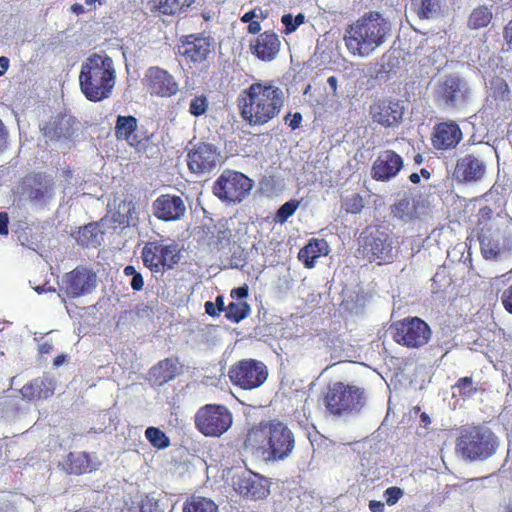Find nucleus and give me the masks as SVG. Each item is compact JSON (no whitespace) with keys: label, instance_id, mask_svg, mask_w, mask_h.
I'll return each mask as SVG.
<instances>
[{"label":"nucleus","instance_id":"4","mask_svg":"<svg viewBox=\"0 0 512 512\" xmlns=\"http://www.w3.org/2000/svg\"><path fill=\"white\" fill-rule=\"evenodd\" d=\"M484 259L498 258L512 246V219L494 215L491 207H481L473 229Z\"/></svg>","mask_w":512,"mask_h":512},{"label":"nucleus","instance_id":"38","mask_svg":"<svg viewBox=\"0 0 512 512\" xmlns=\"http://www.w3.org/2000/svg\"><path fill=\"white\" fill-rule=\"evenodd\" d=\"M251 308L247 302H230L225 309V317L233 322L239 323L250 314Z\"/></svg>","mask_w":512,"mask_h":512},{"label":"nucleus","instance_id":"26","mask_svg":"<svg viewBox=\"0 0 512 512\" xmlns=\"http://www.w3.org/2000/svg\"><path fill=\"white\" fill-rule=\"evenodd\" d=\"M280 48L281 41L279 36L272 30L260 33L250 45L252 54L264 62L274 60Z\"/></svg>","mask_w":512,"mask_h":512},{"label":"nucleus","instance_id":"17","mask_svg":"<svg viewBox=\"0 0 512 512\" xmlns=\"http://www.w3.org/2000/svg\"><path fill=\"white\" fill-rule=\"evenodd\" d=\"M144 85L151 96L170 98L179 92V84L167 70L152 66L144 76Z\"/></svg>","mask_w":512,"mask_h":512},{"label":"nucleus","instance_id":"15","mask_svg":"<svg viewBox=\"0 0 512 512\" xmlns=\"http://www.w3.org/2000/svg\"><path fill=\"white\" fill-rule=\"evenodd\" d=\"M403 102L392 97L375 99L369 106V116L373 123L384 128L397 127L403 120Z\"/></svg>","mask_w":512,"mask_h":512},{"label":"nucleus","instance_id":"24","mask_svg":"<svg viewBox=\"0 0 512 512\" xmlns=\"http://www.w3.org/2000/svg\"><path fill=\"white\" fill-rule=\"evenodd\" d=\"M468 88L463 81L456 76H446L438 85L436 90L437 101L443 102L446 106L455 107L457 102L466 99Z\"/></svg>","mask_w":512,"mask_h":512},{"label":"nucleus","instance_id":"49","mask_svg":"<svg viewBox=\"0 0 512 512\" xmlns=\"http://www.w3.org/2000/svg\"><path fill=\"white\" fill-rule=\"evenodd\" d=\"M281 22L285 26L284 34L286 35L293 33L298 28L291 14H284L281 18Z\"/></svg>","mask_w":512,"mask_h":512},{"label":"nucleus","instance_id":"13","mask_svg":"<svg viewBox=\"0 0 512 512\" xmlns=\"http://www.w3.org/2000/svg\"><path fill=\"white\" fill-rule=\"evenodd\" d=\"M228 376L233 385L243 390H252L264 384L268 377V369L261 361L243 359L230 368Z\"/></svg>","mask_w":512,"mask_h":512},{"label":"nucleus","instance_id":"35","mask_svg":"<svg viewBox=\"0 0 512 512\" xmlns=\"http://www.w3.org/2000/svg\"><path fill=\"white\" fill-rule=\"evenodd\" d=\"M137 119L134 116L119 115L115 125V136L118 140L129 141L130 137L137 130Z\"/></svg>","mask_w":512,"mask_h":512},{"label":"nucleus","instance_id":"12","mask_svg":"<svg viewBox=\"0 0 512 512\" xmlns=\"http://www.w3.org/2000/svg\"><path fill=\"white\" fill-rule=\"evenodd\" d=\"M253 183L241 172L224 170L213 184V193L223 202L239 203L246 198Z\"/></svg>","mask_w":512,"mask_h":512},{"label":"nucleus","instance_id":"8","mask_svg":"<svg viewBox=\"0 0 512 512\" xmlns=\"http://www.w3.org/2000/svg\"><path fill=\"white\" fill-rule=\"evenodd\" d=\"M456 447L467 459H487L495 452L497 442L492 431L473 426L461 432Z\"/></svg>","mask_w":512,"mask_h":512},{"label":"nucleus","instance_id":"5","mask_svg":"<svg viewBox=\"0 0 512 512\" xmlns=\"http://www.w3.org/2000/svg\"><path fill=\"white\" fill-rule=\"evenodd\" d=\"M115 77L112 58L93 53L81 66L79 74L81 92L91 102L102 101L111 95Z\"/></svg>","mask_w":512,"mask_h":512},{"label":"nucleus","instance_id":"39","mask_svg":"<svg viewBox=\"0 0 512 512\" xmlns=\"http://www.w3.org/2000/svg\"><path fill=\"white\" fill-rule=\"evenodd\" d=\"M145 437L152 447L159 450L165 449L170 445L169 437L158 427H148L145 430Z\"/></svg>","mask_w":512,"mask_h":512},{"label":"nucleus","instance_id":"11","mask_svg":"<svg viewBox=\"0 0 512 512\" xmlns=\"http://www.w3.org/2000/svg\"><path fill=\"white\" fill-rule=\"evenodd\" d=\"M391 330L397 344L412 349L425 346L432 335L430 326L416 316H408L394 322Z\"/></svg>","mask_w":512,"mask_h":512},{"label":"nucleus","instance_id":"42","mask_svg":"<svg viewBox=\"0 0 512 512\" xmlns=\"http://www.w3.org/2000/svg\"><path fill=\"white\" fill-rule=\"evenodd\" d=\"M341 208L347 214H358L364 208V199L359 193H354L343 199Z\"/></svg>","mask_w":512,"mask_h":512},{"label":"nucleus","instance_id":"40","mask_svg":"<svg viewBox=\"0 0 512 512\" xmlns=\"http://www.w3.org/2000/svg\"><path fill=\"white\" fill-rule=\"evenodd\" d=\"M491 96L496 101H509L510 88L505 79L496 76L490 81Z\"/></svg>","mask_w":512,"mask_h":512},{"label":"nucleus","instance_id":"28","mask_svg":"<svg viewBox=\"0 0 512 512\" xmlns=\"http://www.w3.org/2000/svg\"><path fill=\"white\" fill-rule=\"evenodd\" d=\"M181 366L178 358H165L155 364L149 371V381L153 385L162 386L173 380Z\"/></svg>","mask_w":512,"mask_h":512},{"label":"nucleus","instance_id":"19","mask_svg":"<svg viewBox=\"0 0 512 512\" xmlns=\"http://www.w3.org/2000/svg\"><path fill=\"white\" fill-rule=\"evenodd\" d=\"M403 158L394 150L381 151L371 167V177L376 181H389L403 168Z\"/></svg>","mask_w":512,"mask_h":512},{"label":"nucleus","instance_id":"45","mask_svg":"<svg viewBox=\"0 0 512 512\" xmlns=\"http://www.w3.org/2000/svg\"><path fill=\"white\" fill-rule=\"evenodd\" d=\"M123 273H124L125 276H131L132 277L130 285H131V288L134 291H141L143 289V287H144L143 276H142V274L140 272H138L135 269L134 266L127 265L126 267H124Z\"/></svg>","mask_w":512,"mask_h":512},{"label":"nucleus","instance_id":"7","mask_svg":"<svg viewBox=\"0 0 512 512\" xmlns=\"http://www.w3.org/2000/svg\"><path fill=\"white\" fill-rule=\"evenodd\" d=\"M365 389L356 385L335 381L328 383L320 395V401L328 415L343 417L360 412L365 405Z\"/></svg>","mask_w":512,"mask_h":512},{"label":"nucleus","instance_id":"14","mask_svg":"<svg viewBox=\"0 0 512 512\" xmlns=\"http://www.w3.org/2000/svg\"><path fill=\"white\" fill-rule=\"evenodd\" d=\"M222 160L220 149L207 142L195 144L187 154V165L190 172L199 175L212 172L222 163Z\"/></svg>","mask_w":512,"mask_h":512},{"label":"nucleus","instance_id":"21","mask_svg":"<svg viewBox=\"0 0 512 512\" xmlns=\"http://www.w3.org/2000/svg\"><path fill=\"white\" fill-rule=\"evenodd\" d=\"M485 173V161L475 154H466L459 158L454 169V177L460 183L478 182Z\"/></svg>","mask_w":512,"mask_h":512},{"label":"nucleus","instance_id":"64","mask_svg":"<svg viewBox=\"0 0 512 512\" xmlns=\"http://www.w3.org/2000/svg\"><path fill=\"white\" fill-rule=\"evenodd\" d=\"M409 180L413 183V184H418L420 183V175L418 173H412L410 176H409Z\"/></svg>","mask_w":512,"mask_h":512},{"label":"nucleus","instance_id":"32","mask_svg":"<svg viewBox=\"0 0 512 512\" xmlns=\"http://www.w3.org/2000/svg\"><path fill=\"white\" fill-rule=\"evenodd\" d=\"M113 220L122 227L135 226L137 223V217L134 202L128 199L120 201L113 214Z\"/></svg>","mask_w":512,"mask_h":512},{"label":"nucleus","instance_id":"60","mask_svg":"<svg viewBox=\"0 0 512 512\" xmlns=\"http://www.w3.org/2000/svg\"><path fill=\"white\" fill-rule=\"evenodd\" d=\"M9 68V59L0 57V76H2Z\"/></svg>","mask_w":512,"mask_h":512},{"label":"nucleus","instance_id":"33","mask_svg":"<svg viewBox=\"0 0 512 512\" xmlns=\"http://www.w3.org/2000/svg\"><path fill=\"white\" fill-rule=\"evenodd\" d=\"M183 512H218V506L210 498L192 495L185 500Z\"/></svg>","mask_w":512,"mask_h":512},{"label":"nucleus","instance_id":"23","mask_svg":"<svg viewBox=\"0 0 512 512\" xmlns=\"http://www.w3.org/2000/svg\"><path fill=\"white\" fill-rule=\"evenodd\" d=\"M462 137V131L456 122L445 121L434 126L431 142L436 150L445 151L455 148Z\"/></svg>","mask_w":512,"mask_h":512},{"label":"nucleus","instance_id":"34","mask_svg":"<svg viewBox=\"0 0 512 512\" xmlns=\"http://www.w3.org/2000/svg\"><path fill=\"white\" fill-rule=\"evenodd\" d=\"M492 18L491 10L487 6L481 5L471 11L467 20V26L472 30L485 28L490 24Z\"/></svg>","mask_w":512,"mask_h":512},{"label":"nucleus","instance_id":"56","mask_svg":"<svg viewBox=\"0 0 512 512\" xmlns=\"http://www.w3.org/2000/svg\"><path fill=\"white\" fill-rule=\"evenodd\" d=\"M260 31H261V24L259 21L257 20H254V21H251L248 23V26H247V32L249 34H260Z\"/></svg>","mask_w":512,"mask_h":512},{"label":"nucleus","instance_id":"1","mask_svg":"<svg viewBox=\"0 0 512 512\" xmlns=\"http://www.w3.org/2000/svg\"><path fill=\"white\" fill-rule=\"evenodd\" d=\"M296 446L294 432L279 419L262 420L249 428L243 439V450L266 463L289 458Z\"/></svg>","mask_w":512,"mask_h":512},{"label":"nucleus","instance_id":"41","mask_svg":"<svg viewBox=\"0 0 512 512\" xmlns=\"http://www.w3.org/2000/svg\"><path fill=\"white\" fill-rule=\"evenodd\" d=\"M97 228L94 224L90 223L80 228L77 235V242L84 247L94 246L97 241Z\"/></svg>","mask_w":512,"mask_h":512},{"label":"nucleus","instance_id":"36","mask_svg":"<svg viewBox=\"0 0 512 512\" xmlns=\"http://www.w3.org/2000/svg\"><path fill=\"white\" fill-rule=\"evenodd\" d=\"M412 10L419 19H430L440 9L439 0H411Z\"/></svg>","mask_w":512,"mask_h":512},{"label":"nucleus","instance_id":"31","mask_svg":"<svg viewBox=\"0 0 512 512\" xmlns=\"http://www.w3.org/2000/svg\"><path fill=\"white\" fill-rule=\"evenodd\" d=\"M33 185L28 189V197L36 203H46L53 196L54 181L44 173L33 176Z\"/></svg>","mask_w":512,"mask_h":512},{"label":"nucleus","instance_id":"10","mask_svg":"<svg viewBox=\"0 0 512 512\" xmlns=\"http://www.w3.org/2000/svg\"><path fill=\"white\" fill-rule=\"evenodd\" d=\"M181 252L175 243L165 244L163 240L148 241L142 248L143 265L152 273L171 270L180 261Z\"/></svg>","mask_w":512,"mask_h":512},{"label":"nucleus","instance_id":"50","mask_svg":"<svg viewBox=\"0 0 512 512\" xmlns=\"http://www.w3.org/2000/svg\"><path fill=\"white\" fill-rule=\"evenodd\" d=\"M501 302L505 310L512 314V284L503 291L501 295Z\"/></svg>","mask_w":512,"mask_h":512},{"label":"nucleus","instance_id":"54","mask_svg":"<svg viewBox=\"0 0 512 512\" xmlns=\"http://www.w3.org/2000/svg\"><path fill=\"white\" fill-rule=\"evenodd\" d=\"M204 308L205 312L211 317H216L220 315L219 309H217L215 304L211 301L205 302Z\"/></svg>","mask_w":512,"mask_h":512},{"label":"nucleus","instance_id":"48","mask_svg":"<svg viewBox=\"0 0 512 512\" xmlns=\"http://www.w3.org/2000/svg\"><path fill=\"white\" fill-rule=\"evenodd\" d=\"M9 145V131L0 119V154L4 153Z\"/></svg>","mask_w":512,"mask_h":512},{"label":"nucleus","instance_id":"63","mask_svg":"<svg viewBox=\"0 0 512 512\" xmlns=\"http://www.w3.org/2000/svg\"><path fill=\"white\" fill-rule=\"evenodd\" d=\"M294 19V22L296 23L297 27H299L301 24L304 23L305 21V16L304 14L302 13H299L298 15H296L295 17H293Z\"/></svg>","mask_w":512,"mask_h":512},{"label":"nucleus","instance_id":"3","mask_svg":"<svg viewBox=\"0 0 512 512\" xmlns=\"http://www.w3.org/2000/svg\"><path fill=\"white\" fill-rule=\"evenodd\" d=\"M390 32V22L379 12L370 11L348 25L343 39L351 55L363 58L383 45Z\"/></svg>","mask_w":512,"mask_h":512},{"label":"nucleus","instance_id":"55","mask_svg":"<svg viewBox=\"0 0 512 512\" xmlns=\"http://www.w3.org/2000/svg\"><path fill=\"white\" fill-rule=\"evenodd\" d=\"M368 507L371 512H384L385 509L384 503L378 500H370Z\"/></svg>","mask_w":512,"mask_h":512},{"label":"nucleus","instance_id":"51","mask_svg":"<svg viewBox=\"0 0 512 512\" xmlns=\"http://www.w3.org/2000/svg\"><path fill=\"white\" fill-rule=\"evenodd\" d=\"M290 118L288 125L292 130H296L300 127L302 122V114L300 112H295L294 114H288L285 117V121L287 122Z\"/></svg>","mask_w":512,"mask_h":512},{"label":"nucleus","instance_id":"25","mask_svg":"<svg viewBox=\"0 0 512 512\" xmlns=\"http://www.w3.org/2000/svg\"><path fill=\"white\" fill-rule=\"evenodd\" d=\"M196 0H141L144 9L153 16H179L186 13Z\"/></svg>","mask_w":512,"mask_h":512},{"label":"nucleus","instance_id":"53","mask_svg":"<svg viewBox=\"0 0 512 512\" xmlns=\"http://www.w3.org/2000/svg\"><path fill=\"white\" fill-rule=\"evenodd\" d=\"M230 295L232 298H236V299L246 298L248 296V286L244 285V286H241L238 288H234L231 290Z\"/></svg>","mask_w":512,"mask_h":512},{"label":"nucleus","instance_id":"2","mask_svg":"<svg viewBox=\"0 0 512 512\" xmlns=\"http://www.w3.org/2000/svg\"><path fill=\"white\" fill-rule=\"evenodd\" d=\"M284 104V91L272 80L253 82L237 98L240 116L250 126H264L277 118Z\"/></svg>","mask_w":512,"mask_h":512},{"label":"nucleus","instance_id":"47","mask_svg":"<svg viewBox=\"0 0 512 512\" xmlns=\"http://www.w3.org/2000/svg\"><path fill=\"white\" fill-rule=\"evenodd\" d=\"M404 492L400 487L391 486L384 491V498L387 505H395L403 496Z\"/></svg>","mask_w":512,"mask_h":512},{"label":"nucleus","instance_id":"29","mask_svg":"<svg viewBox=\"0 0 512 512\" xmlns=\"http://www.w3.org/2000/svg\"><path fill=\"white\" fill-rule=\"evenodd\" d=\"M329 253V245L325 239L313 238L299 250L298 259L308 269L315 266L316 261L321 256Z\"/></svg>","mask_w":512,"mask_h":512},{"label":"nucleus","instance_id":"62","mask_svg":"<svg viewBox=\"0 0 512 512\" xmlns=\"http://www.w3.org/2000/svg\"><path fill=\"white\" fill-rule=\"evenodd\" d=\"M327 83H328L329 87L331 88V90L335 93L337 91V86H338L337 78L335 76H330L327 79Z\"/></svg>","mask_w":512,"mask_h":512},{"label":"nucleus","instance_id":"30","mask_svg":"<svg viewBox=\"0 0 512 512\" xmlns=\"http://www.w3.org/2000/svg\"><path fill=\"white\" fill-rule=\"evenodd\" d=\"M62 469L70 475H82L92 472L95 468L86 452H70L61 464Z\"/></svg>","mask_w":512,"mask_h":512},{"label":"nucleus","instance_id":"6","mask_svg":"<svg viewBox=\"0 0 512 512\" xmlns=\"http://www.w3.org/2000/svg\"><path fill=\"white\" fill-rule=\"evenodd\" d=\"M398 247V237L383 224L368 225L359 238V251L363 258L377 265L393 263Z\"/></svg>","mask_w":512,"mask_h":512},{"label":"nucleus","instance_id":"9","mask_svg":"<svg viewBox=\"0 0 512 512\" xmlns=\"http://www.w3.org/2000/svg\"><path fill=\"white\" fill-rule=\"evenodd\" d=\"M232 423V412L221 404H206L200 407L194 416L196 429L206 437L222 436Z\"/></svg>","mask_w":512,"mask_h":512},{"label":"nucleus","instance_id":"37","mask_svg":"<svg viewBox=\"0 0 512 512\" xmlns=\"http://www.w3.org/2000/svg\"><path fill=\"white\" fill-rule=\"evenodd\" d=\"M391 212L394 217L404 222L411 221L416 217L415 206L407 197H404L394 203L391 207Z\"/></svg>","mask_w":512,"mask_h":512},{"label":"nucleus","instance_id":"58","mask_svg":"<svg viewBox=\"0 0 512 512\" xmlns=\"http://www.w3.org/2000/svg\"><path fill=\"white\" fill-rule=\"evenodd\" d=\"M54 347L51 342L45 341L39 345L38 351L41 355L50 354Z\"/></svg>","mask_w":512,"mask_h":512},{"label":"nucleus","instance_id":"59","mask_svg":"<svg viewBox=\"0 0 512 512\" xmlns=\"http://www.w3.org/2000/svg\"><path fill=\"white\" fill-rule=\"evenodd\" d=\"M257 17V14H256V10L253 9V10H250L248 12H246L242 17H241V21L243 23H249L251 21H254L253 19Z\"/></svg>","mask_w":512,"mask_h":512},{"label":"nucleus","instance_id":"46","mask_svg":"<svg viewBox=\"0 0 512 512\" xmlns=\"http://www.w3.org/2000/svg\"><path fill=\"white\" fill-rule=\"evenodd\" d=\"M472 383H473V380L471 377H468V376L461 377L457 380L454 387L461 390L462 396L470 397V396L474 395L475 393H477V391H478L477 388L471 387Z\"/></svg>","mask_w":512,"mask_h":512},{"label":"nucleus","instance_id":"57","mask_svg":"<svg viewBox=\"0 0 512 512\" xmlns=\"http://www.w3.org/2000/svg\"><path fill=\"white\" fill-rule=\"evenodd\" d=\"M503 36L507 43L512 44V19L505 25Z\"/></svg>","mask_w":512,"mask_h":512},{"label":"nucleus","instance_id":"20","mask_svg":"<svg viewBox=\"0 0 512 512\" xmlns=\"http://www.w3.org/2000/svg\"><path fill=\"white\" fill-rule=\"evenodd\" d=\"M152 210L154 216L159 220L177 221L185 215L186 205L178 195L162 194L154 200Z\"/></svg>","mask_w":512,"mask_h":512},{"label":"nucleus","instance_id":"43","mask_svg":"<svg viewBox=\"0 0 512 512\" xmlns=\"http://www.w3.org/2000/svg\"><path fill=\"white\" fill-rule=\"evenodd\" d=\"M298 206L299 202L297 200L292 199L287 201L277 210L274 221L280 224L285 223L288 218H290L295 213Z\"/></svg>","mask_w":512,"mask_h":512},{"label":"nucleus","instance_id":"61","mask_svg":"<svg viewBox=\"0 0 512 512\" xmlns=\"http://www.w3.org/2000/svg\"><path fill=\"white\" fill-rule=\"evenodd\" d=\"M217 309H219V313L225 311L226 307L224 306V297L222 295H218L214 302Z\"/></svg>","mask_w":512,"mask_h":512},{"label":"nucleus","instance_id":"22","mask_svg":"<svg viewBox=\"0 0 512 512\" xmlns=\"http://www.w3.org/2000/svg\"><path fill=\"white\" fill-rule=\"evenodd\" d=\"M211 39L201 34L187 35L181 40L179 53L187 62L202 63L211 52Z\"/></svg>","mask_w":512,"mask_h":512},{"label":"nucleus","instance_id":"44","mask_svg":"<svg viewBox=\"0 0 512 512\" xmlns=\"http://www.w3.org/2000/svg\"><path fill=\"white\" fill-rule=\"evenodd\" d=\"M209 107V102L204 94L195 96L189 105V112L195 117H199L206 113Z\"/></svg>","mask_w":512,"mask_h":512},{"label":"nucleus","instance_id":"52","mask_svg":"<svg viewBox=\"0 0 512 512\" xmlns=\"http://www.w3.org/2000/svg\"><path fill=\"white\" fill-rule=\"evenodd\" d=\"M9 217L6 212H0V235H8Z\"/></svg>","mask_w":512,"mask_h":512},{"label":"nucleus","instance_id":"16","mask_svg":"<svg viewBox=\"0 0 512 512\" xmlns=\"http://www.w3.org/2000/svg\"><path fill=\"white\" fill-rule=\"evenodd\" d=\"M96 284L97 275L92 269L77 266L63 276L61 290L69 298H78L91 293Z\"/></svg>","mask_w":512,"mask_h":512},{"label":"nucleus","instance_id":"18","mask_svg":"<svg viewBox=\"0 0 512 512\" xmlns=\"http://www.w3.org/2000/svg\"><path fill=\"white\" fill-rule=\"evenodd\" d=\"M233 486L238 494L251 500L265 499L270 493V483L267 478L251 471L237 476Z\"/></svg>","mask_w":512,"mask_h":512},{"label":"nucleus","instance_id":"27","mask_svg":"<svg viewBox=\"0 0 512 512\" xmlns=\"http://www.w3.org/2000/svg\"><path fill=\"white\" fill-rule=\"evenodd\" d=\"M56 382L49 374L37 377L20 389L22 397L28 401H39L50 398L55 392Z\"/></svg>","mask_w":512,"mask_h":512}]
</instances>
